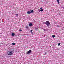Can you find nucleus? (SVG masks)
<instances>
[{"label":"nucleus","mask_w":64,"mask_h":64,"mask_svg":"<svg viewBox=\"0 0 64 64\" xmlns=\"http://www.w3.org/2000/svg\"><path fill=\"white\" fill-rule=\"evenodd\" d=\"M8 54L9 56H12L13 54V52L10 50L8 52Z\"/></svg>","instance_id":"1"},{"label":"nucleus","mask_w":64,"mask_h":64,"mask_svg":"<svg viewBox=\"0 0 64 64\" xmlns=\"http://www.w3.org/2000/svg\"><path fill=\"white\" fill-rule=\"evenodd\" d=\"M44 23L45 24H46V25H47V26H48V27H49V25L50 24V22H49V21H47L46 22H45Z\"/></svg>","instance_id":"2"},{"label":"nucleus","mask_w":64,"mask_h":64,"mask_svg":"<svg viewBox=\"0 0 64 64\" xmlns=\"http://www.w3.org/2000/svg\"><path fill=\"white\" fill-rule=\"evenodd\" d=\"M32 52V51H31V50H30L26 52V54H30Z\"/></svg>","instance_id":"3"},{"label":"nucleus","mask_w":64,"mask_h":64,"mask_svg":"<svg viewBox=\"0 0 64 64\" xmlns=\"http://www.w3.org/2000/svg\"><path fill=\"white\" fill-rule=\"evenodd\" d=\"M30 12V13H34V11L32 10H31Z\"/></svg>","instance_id":"4"},{"label":"nucleus","mask_w":64,"mask_h":64,"mask_svg":"<svg viewBox=\"0 0 64 64\" xmlns=\"http://www.w3.org/2000/svg\"><path fill=\"white\" fill-rule=\"evenodd\" d=\"M59 0H56V1H57L58 3V4H60V2H59Z\"/></svg>","instance_id":"5"},{"label":"nucleus","mask_w":64,"mask_h":64,"mask_svg":"<svg viewBox=\"0 0 64 64\" xmlns=\"http://www.w3.org/2000/svg\"><path fill=\"white\" fill-rule=\"evenodd\" d=\"M15 36V33H12V36Z\"/></svg>","instance_id":"6"},{"label":"nucleus","mask_w":64,"mask_h":64,"mask_svg":"<svg viewBox=\"0 0 64 64\" xmlns=\"http://www.w3.org/2000/svg\"><path fill=\"white\" fill-rule=\"evenodd\" d=\"M30 13H31V12L30 11H28V14H30Z\"/></svg>","instance_id":"7"},{"label":"nucleus","mask_w":64,"mask_h":64,"mask_svg":"<svg viewBox=\"0 0 64 64\" xmlns=\"http://www.w3.org/2000/svg\"><path fill=\"white\" fill-rule=\"evenodd\" d=\"M29 25L30 26H32V24L31 23L29 24Z\"/></svg>","instance_id":"8"},{"label":"nucleus","mask_w":64,"mask_h":64,"mask_svg":"<svg viewBox=\"0 0 64 64\" xmlns=\"http://www.w3.org/2000/svg\"><path fill=\"white\" fill-rule=\"evenodd\" d=\"M38 30V28H36L35 30H36V31H37Z\"/></svg>","instance_id":"9"},{"label":"nucleus","mask_w":64,"mask_h":64,"mask_svg":"<svg viewBox=\"0 0 64 64\" xmlns=\"http://www.w3.org/2000/svg\"><path fill=\"white\" fill-rule=\"evenodd\" d=\"M12 45H16V44H15V43H12Z\"/></svg>","instance_id":"10"},{"label":"nucleus","mask_w":64,"mask_h":64,"mask_svg":"<svg viewBox=\"0 0 64 64\" xmlns=\"http://www.w3.org/2000/svg\"><path fill=\"white\" fill-rule=\"evenodd\" d=\"M26 28H27V29H29V27H28V26H26Z\"/></svg>","instance_id":"11"},{"label":"nucleus","mask_w":64,"mask_h":64,"mask_svg":"<svg viewBox=\"0 0 64 64\" xmlns=\"http://www.w3.org/2000/svg\"><path fill=\"white\" fill-rule=\"evenodd\" d=\"M52 37L53 38H54V37H55V35H53L52 36Z\"/></svg>","instance_id":"12"},{"label":"nucleus","mask_w":64,"mask_h":64,"mask_svg":"<svg viewBox=\"0 0 64 64\" xmlns=\"http://www.w3.org/2000/svg\"><path fill=\"white\" fill-rule=\"evenodd\" d=\"M43 11H44V10H40L41 12H43Z\"/></svg>","instance_id":"13"},{"label":"nucleus","mask_w":64,"mask_h":64,"mask_svg":"<svg viewBox=\"0 0 64 64\" xmlns=\"http://www.w3.org/2000/svg\"><path fill=\"white\" fill-rule=\"evenodd\" d=\"M38 12H40V10L39 9H38Z\"/></svg>","instance_id":"14"},{"label":"nucleus","mask_w":64,"mask_h":64,"mask_svg":"<svg viewBox=\"0 0 64 64\" xmlns=\"http://www.w3.org/2000/svg\"><path fill=\"white\" fill-rule=\"evenodd\" d=\"M32 31H33L32 30H31V31H30V32H32V34H33V32H32Z\"/></svg>","instance_id":"15"},{"label":"nucleus","mask_w":64,"mask_h":64,"mask_svg":"<svg viewBox=\"0 0 64 64\" xmlns=\"http://www.w3.org/2000/svg\"><path fill=\"white\" fill-rule=\"evenodd\" d=\"M20 32H22V30H20Z\"/></svg>","instance_id":"16"},{"label":"nucleus","mask_w":64,"mask_h":64,"mask_svg":"<svg viewBox=\"0 0 64 64\" xmlns=\"http://www.w3.org/2000/svg\"><path fill=\"white\" fill-rule=\"evenodd\" d=\"M16 16H17L18 17V14H16Z\"/></svg>","instance_id":"17"},{"label":"nucleus","mask_w":64,"mask_h":64,"mask_svg":"<svg viewBox=\"0 0 64 64\" xmlns=\"http://www.w3.org/2000/svg\"><path fill=\"white\" fill-rule=\"evenodd\" d=\"M43 30L44 31H46V30L45 29H43Z\"/></svg>","instance_id":"18"},{"label":"nucleus","mask_w":64,"mask_h":64,"mask_svg":"<svg viewBox=\"0 0 64 64\" xmlns=\"http://www.w3.org/2000/svg\"><path fill=\"white\" fill-rule=\"evenodd\" d=\"M42 9H43V8H41L40 9V10Z\"/></svg>","instance_id":"19"},{"label":"nucleus","mask_w":64,"mask_h":64,"mask_svg":"<svg viewBox=\"0 0 64 64\" xmlns=\"http://www.w3.org/2000/svg\"><path fill=\"white\" fill-rule=\"evenodd\" d=\"M57 26L58 27V28H59V27H60L58 25Z\"/></svg>","instance_id":"20"},{"label":"nucleus","mask_w":64,"mask_h":64,"mask_svg":"<svg viewBox=\"0 0 64 64\" xmlns=\"http://www.w3.org/2000/svg\"><path fill=\"white\" fill-rule=\"evenodd\" d=\"M58 46H60V44H58Z\"/></svg>","instance_id":"21"},{"label":"nucleus","mask_w":64,"mask_h":64,"mask_svg":"<svg viewBox=\"0 0 64 64\" xmlns=\"http://www.w3.org/2000/svg\"><path fill=\"white\" fill-rule=\"evenodd\" d=\"M63 9H64V7L63 8Z\"/></svg>","instance_id":"22"},{"label":"nucleus","mask_w":64,"mask_h":64,"mask_svg":"<svg viewBox=\"0 0 64 64\" xmlns=\"http://www.w3.org/2000/svg\"><path fill=\"white\" fill-rule=\"evenodd\" d=\"M1 37V36H0V37Z\"/></svg>","instance_id":"23"},{"label":"nucleus","mask_w":64,"mask_h":64,"mask_svg":"<svg viewBox=\"0 0 64 64\" xmlns=\"http://www.w3.org/2000/svg\"><path fill=\"white\" fill-rule=\"evenodd\" d=\"M45 53H46V52H45Z\"/></svg>","instance_id":"24"}]
</instances>
